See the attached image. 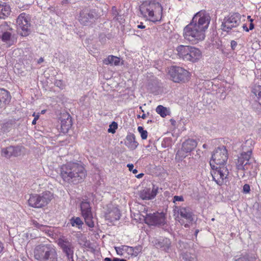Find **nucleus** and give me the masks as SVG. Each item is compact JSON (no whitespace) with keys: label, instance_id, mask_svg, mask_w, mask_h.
Here are the masks:
<instances>
[{"label":"nucleus","instance_id":"f257e3e1","mask_svg":"<svg viewBox=\"0 0 261 261\" xmlns=\"http://www.w3.org/2000/svg\"><path fill=\"white\" fill-rule=\"evenodd\" d=\"M211 21L209 14L204 10L196 13L190 22L183 29L182 36L185 40L192 45L203 41L206 37Z\"/></svg>","mask_w":261,"mask_h":261},{"label":"nucleus","instance_id":"f03ea898","mask_svg":"<svg viewBox=\"0 0 261 261\" xmlns=\"http://www.w3.org/2000/svg\"><path fill=\"white\" fill-rule=\"evenodd\" d=\"M139 11L145 19L156 23L162 19L163 7L157 0H145L139 6Z\"/></svg>","mask_w":261,"mask_h":261},{"label":"nucleus","instance_id":"7ed1b4c3","mask_svg":"<svg viewBox=\"0 0 261 261\" xmlns=\"http://www.w3.org/2000/svg\"><path fill=\"white\" fill-rule=\"evenodd\" d=\"M60 176L64 181L76 184L81 180L82 166L76 163H69L60 168Z\"/></svg>","mask_w":261,"mask_h":261},{"label":"nucleus","instance_id":"20e7f679","mask_svg":"<svg viewBox=\"0 0 261 261\" xmlns=\"http://www.w3.org/2000/svg\"><path fill=\"white\" fill-rule=\"evenodd\" d=\"M34 255L38 261H58L57 252L51 245L40 244L36 246Z\"/></svg>","mask_w":261,"mask_h":261},{"label":"nucleus","instance_id":"39448f33","mask_svg":"<svg viewBox=\"0 0 261 261\" xmlns=\"http://www.w3.org/2000/svg\"><path fill=\"white\" fill-rule=\"evenodd\" d=\"M173 216L176 221L186 228L189 227L190 223L193 221V213L189 206L174 205Z\"/></svg>","mask_w":261,"mask_h":261},{"label":"nucleus","instance_id":"423d86ee","mask_svg":"<svg viewBox=\"0 0 261 261\" xmlns=\"http://www.w3.org/2000/svg\"><path fill=\"white\" fill-rule=\"evenodd\" d=\"M168 74L170 79L174 83H186L191 79V73L187 70L179 66H172Z\"/></svg>","mask_w":261,"mask_h":261},{"label":"nucleus","instance_id":"0eeeda50","mask_svg":"<svg viewBox=\"0 0 261 261\" xmlns=\"http://www.w3.org/2000/svg\"><path fill=\"white\" fill-rule=\"evenodd\" d=\"M53 197V194L49 191L44 192L40 194H31L28 200V203L33 207H43L51 201Z\"/></svg>","mask_w":261,"mask_h":261},{"label":"nucleus","instance_id":"6e6552de","mask_svg":"<svg viewBox=\"0 0 261 261\" xmlns=\"http://www.w3.org/2000/svg\"><path fill=\"white\" fill-rule=\"evenodd\" d=\"M228 157V151L225 146L218 147L214 151L210 161L211 167L226 166Z\"/></svg>","mask_w":261,"mask_h":261},{"label":"nucleus","instance_id":"1a4fd4ad","mask_svg":"<svg viewBox=\"0 0 261 261\" xmlns=\"http://www.w3.org/2000/svg\"><path fill=\"white\" fill-rule=\"evenodd\" d=\"M213 179L218 185L222 186L228 181L229 171L226 166L211 167Z\"/></svg>","mask_w":261,"mask_h":261},{"label":"nucleus","instance_id":"9d476101","mask_svg":"<svg viewBox=\"0 0 261 261\" xmlns=\"http://www.w3.org/2000/svg\"><path fill=\"white\" fill-rule=\"evenodd\" d=\"M30 17L25 13L19 15L16 19V26L18 34L22 36H28L30 32Z\"/></svg>","mask_w":261,"mask_h":261},{"label":"nucleus","instance_id":"9b49d317","mask_svg":"<svg viewBox=\"0 0 261 261\" xmlns=\"http://www.w3.org/2000/svg\"><path fill=\"white\" fill-rule=\"evenodd\" d=\"M241 22V16L238 13H233L225 17L221 24V29L229 32L233 28L237 27Z\"/></svg>","mask_w":261,"mask_h":261},{"label":"nucleus","instance_id":"f8f14e48","mask_svg":"<svg viewBox=\"0 0 261 261\" xmlns=\"http://www.w3.org/2000/svg\"><path fill=\"white\" fill-rule=\"evenodd\" d=\"M166 219L165 214L156 212L146 214L144 221L149 226H163L166 224Z\"/></svg>","mask_w":261,"mask_h":261},{"label":"nucleus","instance_id":"ddd939ff","mask_svg":"<svg viewBox=\"0 0 261 261\" xmlns=\"http://www.w3.org/2000/svg\"><path fill=\"white\" fill-rule=\"evenodd\" d=\"M58 244L62 248L64 253L69 261H73V247L71 243L67 240V239L62 237L58 240Z\"/></svg>","mask_w":261,"mask_h":261},{"label":"nucleus","instance_id":"4468645a","mask_svg":"<svg viewBox=\"0 0 261 261\" xmlns=\"http://www.w3.org/2000/svg\"><path fill=\"white\" fill-rule=\"evenodd\" d=\"M83 217L85 219L86 224L90 228L94 226L93 215L91 213V208L89 202L83 201Z\"/></svg>","mask_w":261,"mask_h":261},{"label":"nucleus","instance_id":"2eb2a0df","mask_svg":"<svg viewBox=\"0 0 261 261\" xmlns=\"http://www.w3.org/2000/svg\"><path fill=\"white\" fill-rule=\"evenodd\" d=\"M0 29L6 30V31L3 32L2 35L0 36V39H1L2 41L9 46L12 45L13 41L12 39V34L9 31H8V30L12 31V29L9 28L8 25L5 23L0 25Z\"/></svg>","mask_w":261,"mask_h":261},{"label":"nucleus","instance_id":"dca6fc26","mask_svg":"<svg viewBox=\"0 0 261 261\" xmlns=\"http://www.w3.org/2000/svg\"><path fill=\"white\" fill-rule=\"evenodd\" d=\"M187 62L195 63L198 62L202 57L201 50L195 46L189 45Z\"/></svg>","mask_w":261,"mask_h":261},{"label":"nucleus","instance_id":"f3484780","mask_svg":"<svg viewBox=\"0 0 261 261\" xmlns=\"http://www.w3.org/2000/svg\"><path fill=\"white\" fill-rule=\"evenodd\" d=\"M72 125L71 117L69 114H64L61 117V131L64 134L68 133Z\"/></svg>","mask_w":261,"mask_h":261},{"label":"nucleus","instance_id":"a211bd4d","mask_svg":"<svg viewBox=\"0 0 261 261\" xmlns=\"http://www.w3.org/2000/svg\"><path fill=\"white\" fill-rule=\"evenodd\" d=\"M158 188L154 186L152 190L150 189H145L140 194V197L143 200H149L154 198L158 193Z\"/></svg>","mask_w":261,"mask_h":261},{"label":"nucleus","instance_id":"6ab92c4d","mask_svg":"<svg viewBox=\"0 0 261 261\" xmlns=\"http://www.w3.org/2000/svg\"><path fill=\"white\" fill-rule=\"evenodd\" d=\"M120 216V211L117 208H113L109 210L105 214L106 219L111 223L118 220Z\"/></svg>","mask_w":261,"mask_h":261},{"label":"nucleus","instance_id":"aec40b11","mask_svg":"<svg viewBox=\"0 0 261 261\" xmlns=\"http://www.w3.org/2000/svg\"><path fill=\"white\" fill-rule=\"evenodd\" d=\"M189 45H179L176 48L177 56L179 59L187 61Z\"/></svg>","mask_w":261,"mask_h":261},{"label":"nucleus","instance_id":"412c9836","mask_svg":"<svg viewBox=\"0 0 261 261\" xmlns=\"http://www.w3.org/2000/svg\"><path fill=\"white\" fill-rule=\"evenodd\" d=\"M10 7L7 3L0 1V19H5L11 13Z\"/></svg>","mask_w":261,"mask_h":261},{"label":"nucleus","instance_id":"4be33fe9","mask_svg":"<svg viewBox=\"0 0 261 261\" xmlns=\"http://www.w3.org/2000/svg\"><path fill=\"white\" fill-rule=\"evenodd\" d=\"M197 145V142L194 139H188L182 145V150L186 152H190L194 149Z\"/></svg>","mask_w":261,"mask_h":261},{"label":"nucleus","instance_id":"5701e85b","mask_svg":"<svg viewBox=\"0 0 261 261\" xmlns=\"http://www.w3.org/2000/svg\"><path fill=\"white\" fill-rule=\"evenodd\" d=\"M11 99V96L9 92L4 89L0 88V108H2L9 103Z\"/></svg>","mask_w":261,"mask_h":261},{"label":"nucleus","instance_id":"b1692460","mask_svg":"<svg viewBox=\"0 0 261 261\" xmlns=\"http://www.w3.org/2000/svg\"><path fill=\"white\" fill-rule=\"evenodd\" d=\"M125 144L131 150H134L137 147L138 143L134 134H130L126 136Z\"/></svg>","mask_w":261,"mask_h":261},{"label":"nucleus","instance_id":"393cba45","mask_svg":"<svg viewBox=\"0 0 261 261\" xmlns=\"http://www.w3.org/2000/svg\"><path fill=\"white\" fill-rule=\"evenodd\" d=\"M250 159V155L247 153H242L240 157L239 158L237 164L238 170H244V166L248 164Z\"/></svg>","mask_w":261,"mask_h":261},{"label":"nucleus","instance_id":"a878e982","mask_svg":"<svg viewBox=\"0 0 261 261\" xmlns=\"http://www.w3.org/2000/svg\"><path fill=\"white\" fill-rule=\"evenodd\" d=\"M32 224L34 227L39 229L40 230L42 231L43 232H44L45 233L47 234L48 236H51V235L53 234V231L51 230L50 227L47 226V225H44L42 224H40L35 220L32 221Z\"/></svg>","mask_w":261,"mask_h":261},{"label":"nucleus","instance_id":"bb28decb","mask_svg":"<svg viewBox=\"0 0 261 261\" xmlns=\"http://www.w3.org/2000/svg\"><path fill=\"white\" fill-rule=\"evenodd\" d=\"M120 61V60L119 58L113 55H110L103 60V63L105 65L112 64L114 63V65L117 66L119 64Z\"/></svg>","mask_w":261,"mask_h":261},{"label":"nucleus","instance_id":"cd10ccee","mask_svg":"<svg viewBox=\"0 0 261 261\" xmlns=\"http://www.w3.org/2000/svg\"><path fill=\"white\" fill-rule=\"evenodd\" d=\"M71 225L72 227H76L80 229L82 227V220L80 217H73L67 223V226Z\"/></svg>","mask_w":261,"mask_h":261},{"label":"nucleus","instance_id":"c85d7f7f","mask_svg":"<svg viewBox=\"0 0 261 261\" xmlns=\"http://www.w3.org/2000/svg\"><path fill=\"white\" fill-rule=\"evenodd\" d=\"M252 92L256 96V100L261 105V86L255 85L252 89Z\"/></svg>","mask_w":261,"mask_h":261},{"label":"nucleus","instance_id":"c756f323","mask_svg":"<svg viewBox=\"0 0 261 261\" xmlns=\"http://www.w3.org/2000/svg\"><path fill=\"white\" fill-rule=\"evenodd\" d=\"M155 111L156 112L163 118H165L169 115V112L167 109L162 105L158 106L156 107Z\"/></svg>","mask_w":261,"mask_h":261},{"label":"nucleus","instance_id":"7c9ffc66","mask_svg":"<svg viewBox=\"0 0 261 261\" xmlns=\"http://www.w3.org/2000/svg\"><path fill=\"white\" fill-rule=\"evenodd\" d=\"M12 147V155L14 156H18L21 155L22 149L23 148L22 146H10Z\"/></svg>","mask_w":261,"mask_h":261},{"label":"nucleus","instance_id":"2f4dec72","mask_svg":"<svg viewBox=\"0 0 261 261\" xmlns=\"http://www.w3.org/2000/svg\"><path fill=\"white\" fill-rule=\"evenodd\" d=\"M12 149V147H10V146L6 148H3L2 150V155L7 158H10L12 156L11 153Z\"/></svg>","mask_w":261,"mask_h":261},{"label":"nucleus","instance_id":"473e14b6","mask_svg":"<svg viewBox=\"0 0 261 261\" xmlns=\"http://www.w3.org/2000/svg\"><path fill=\"white\" fill-rule=\"evenodd\" d=\"M126 245H121L119 247H115V249L117 252V254L119 255L122 256L123 255L124 252H125Z\"/></svg>","mask_w":261,"mask_h":261},{"label":"nucleus","instance_id":"72a5a7b5","mask_svg":"<svg viewBox=\"0 0 261 261\" xmlns=\"http://www.w3.org/2000/svg\"><path fill=\"white\" fill-rule=\"evenodd\" d=\"M138 130L141 135V137L143 140H146L148 136L147 130H144L142 126H138Z\"/></svg>","mask_w":261,"mask_h":261},{"label":"nucleus","instance_id":"f704fd0d","mask_svg":"<svg viewBox=\"0 0 261 261\" xmlns=\"http://www.w3.org/2000/svg\"><path fill=\"white\" fill-rule=\"evenodd\" d=\"M117 128L118 124L117 122L113 121L111 124H110L108 132L110 133L114 134L116 132V130L117 129Z\"/></svg>","mask_w":261,"mask_h":261},{"label":"nucleus","instance_id":"c9c22d12","mask_svg":"<svg viewBox=\"0 0 261 261\" xmlns=\"http://www.w3.org/2000/svg\"><path fill=\"white\" fill-rule=\"evenodd\" d=\"M184 199L182 196H174L173 198V202L175 203L176 201H184Z\"/></svg>","mask_w":261,"mask_h":261},{"label":"nucleus","instance_id":"e433bc0d","mask_svg":"<svg viewBox=\"0 0 261 261\" xmlns=\"http://www.w3.org/2000/svg\"><path fill=\"white\" fill-rule=\"evenodd\" d=\"M243 191L244 193H249L250 191V187L248 184H245L243 187Z\"/></svg>","mask_w":261,"mask_h":261},{"label":"nucleus","instance_id":"4c0bfd02","mask_svg":"<svg viewBox=\"0 0 261 261\" xmlns=\"http://www.w3.org/2000/svg\"><path fill=\"white\" fill-rule=\"evenodd\" d=\"M126 248H126L125 252L129 255H133L134 252V248L128 246H126Z\"/></svg>","mask_w":261,"mask_h":261},{"label":"nucleus","instance_id":"58836bf2","mask_svg":"<svg viewBox=\"0 0 261 261\" xmlns=\"http://www.w3.org/2000/svg\"><path fill=\"white\" fill-rule=\"evenodd\" d=\"M251 23L249 25V29H248L246 26H243L244 29L246 31L248 32L249 30H252L254 29V24L252 23L253 20L250 19Z\"/></svg>","mask_w":261,"mask_h":261},{"label":"nucleus","instance_id":"ea45409f","mask_svg":"<svg viewBox=\"0 0 261 261\" xmlns=\"http://www.w3.org/2000/svg\"><path fill=\"white\" fill-rule=\"evenodd\" d=\"M88 19H93L94 17L96 16V13L95 12H92L91 13H89L88 14Z\"/></svg>","mask_w":261,"mask_h":261},{"label":"nucleus","instance_id":"a19ab883","mask_svg":"<svg viewBox=\"0 0 261 261\" xmlns=\"http://www.w3.org/2000/svg\"><path fill=\"white\" fill-rule=\"evenodd\" d=\"M127 167L128 168L129 170L132 171L134 168V165L132 164H128L127 165Z\"/></svg>","mask_w":261,"mask_h":261},{"label":"nucleus","instance_id":"79ce46f5","mask_svg":"<svg viewBox=\"0 0 261 261\" xmlns=\"http://www.w3.org/2000/svg\"><path fill=\"white\" fill-rule=\"evenodd\" d=\"M137 28L143 29L145 28V25H143L142 22H141L140 24L138 25Z\"/></svg>","mask_w":261,"mask_h":261},{"label":"nucleus","instance_id":"37998d69","mask_svg":"<svg viewBox=\"0 0 261 261\" xmlns=\"http://www.w3.org/2000/svg\"><path fill=\"white\" fill-rule=\"evenodd\" d=\"M247 259L245 257H240L236 260V261H246Z\"/></svg>","mask_w":261,"mask_h":261},{"label":"nucleus","instance_id":"c03bdc74","mask_svg":"<svg viewBox=\"0 0 261 261\" xmlns=\"http://www.w3.org/2000/svg\"><path fill=\"white\" fill-rule=\"evenodd\" d=\"M113 261H126V260L124 259H120L118 258H113Z\"/></svg>","mask_w":261,"mask_h":261},{"label":"nucleus","instance_id":"a18cd8bd","mask_svg":"<svg viewBox=\"0 0 261 261\" xmlns=\"http://www.w3.org/2000/svg\"><path fill=\"white\" fill-rule=\"evenodd\" d=\"M4 249L3 244L0 241V253L3 251Z\"/></svg>","mask_w":261,"mask_h":261},{"label":"nucleus","instance_id":"49530a36","mask_svg":"<svg viewBox=\"0 0 261 261\" xmlns=\"http://www.w3.org/2000/svg\"><path fill=\"white\" fill-rule=\"evenodd\" d=\"M43 62V59L42 58H40L38 61V64H40L41 63Z\"/></svg>","mask_w":261,"mask_h":261},{"label":"nucleus","instance_id":"de8ad7c7","mask_svg":"<svg viewBox=\"0 0 261 261\" xmlns=\"http://www.w3.org/2000/svg\"><path fill=\"white\" fill-rule=\"evenodd\" d=\"M56 85L57 86H60V85H61V81H57L56 82Z\"/></svg>","mask_w":261,"mask_h":261},{"label":"nucleus","instance_id":"09e8293b","mask_svg":"<svg viewBox=\"0 0 261 261\" xmlns=\"http://www.w3.org/2000/svg\"><path fill=\"white\" fill-rule=\"evenodd\" d=\"M143 173H140L139 174H138V175H137V178H141L143 176Z\"/></svg>","mask_w":261,"mask_h":261},{"label":"nucleus","instance_id":"8fccbe9b","mask_svg":"<svg viewBox=\"0 0 261 261\" xmlns=\"http://www.w3.org/2000/svg\"><path fill=\"white\" fill-rule=\"evenodd\" d=\"M251 259H253L254 261H259V259L257 257H256L255 256H254L253 258L251 257Z\"/></svg>","mask_w":261,"mask_h":261},{"label":"nucleus","instance_id":"3c124183","mask_svg":"<svg viewBox=\"0 0 261 261\" xmlns=\"http://www.w3.org/2000/svg\"><path fill=\"white\" fill-rule=\"evenodd\" d=\"M104 261H112V260L110 258L106 257L105 258Z\"/></svg>","mask_w":261,"mask_h":261},{"label":"nucleus","instance_id":"603ef678","mask_svg":"<svg viewBox=\"0 0 261 261\" xmlns=\"http://www.w3.org/2000/svg\"><path fill=\"white\" fill-rule=\"evenodd\" d=\"M132 171L134 174H136L138 172V170L136 169H133V170Z\"/></svg>","mask_w":261,"mask_h":261},{"label":"nucleus","instance_id":"864d4df0","mask_svg":"<svg viewBox=\"0 0 261 261\" xmlns=\"http://www.w3.org/2000/svg\"><path fill=\"white\" fill-rule=\"evenodd\" d=\"M141 118L143 119H145L146 118V115L145 114H143L142 116H141Z\"/></svg>","mask_w":261,"mask_h":261},{"label":"nucleus","instance_id":"5fc2aeb1","mask_svg":"<svg viewBox=\"0 0 261 261\" xmlns=\"http://www.w3.org/2000/svg\"><path fill=\"white\" fill-rule=\"evenodd\" d=\"M32 124H33V125L36 124V119H34V120L32 121Z\"/></svg>","mask_w":261,"mask_h":261},{"label":"nucleus","instance_id":"6e6d98bb","mask_svg":"<svg viewBox=\"0 0 261 261\" xmlns=\"http://www.w3.org/2000/svg\"><path fill=\"white\" fill-rule=\"evenodd\" d=\"M39 118V115H37L35 118H34V119H36V120L37 121L38 120V119Z\"/></svg>","mask_w":261,"mask_h":261},{"label":"nucleus","instance_id":"4d7b16f0","mask_svg":"<svg viewBox=\"0 0 261 261\" xmlns=\"http://www.w3.org/2000/svg\"><path fill=\"white\" fill-rule=\"evenodd\" d=\"M79 207H80L81 211H82V202L80 203Z\"/></svg>","mask_w":261,"mask_h":261},{"label":"nucleus","instance_id":"13d9d810","mask_svg":"<svg viewBox=\"0 0 261 261\" xmlns=\"http://www.w3.org/2000/svg\"><path fill=\"white\" fill-rule=\"evenodd\" d=\"M67 0H64V1H63V3H67Z\"/></svg>","mask_w":261,"mask_h":261},{"label":"nucleus","instance_id":"bf43d9fd","mask_svg":"<svg viewBox=\"0 0 261 261\" xmlns=\"http://www.w3.org/2000/svg\"><path fill=\"white\" fill-rule=\"evenodd\" d=\"M137 118H141V116L140 115H137Z\"/></svg>","mask_w":261,"mask_h":261},{"label":"nucleus","instance_id":"052dcab7","mask_svg":"<svg viewBox=\"0 0 261 261\" xmlns=\"http://www.w3.org/2000/svg\"><path fill=\"white\" fill-rule=\"evenodd\" d=\"M140 109L142 110V111L143 112H144V111L142 109V107H140Z\"/></svg>","mask_w":261,"mask_h":261},{"label":"nucleus","instance_id":"680f3d73","mask_svg":"<svg viewBox=\"0 0 261 261\" xmlns=\"http://www.w3.org/2000/svg\"><path fill=\"white\" fill-rule=\"evenodd\" d=\"M248 18L250 19V16H248Z\"/></svg>","mask_w":261,"mask_h":261},{"label":"nucleus","instance_id":"e2e57ef3","mask_svg":"<svg viewBox=\"0 0 261 261\" xmlns=\"http://www.w3.org/2000/svg\"><path fill=\"white\" fill-rule=\"evenodd\" d=\"M198 230H197V231H196V233H198Z\"/></svg>","mask_w":261,"mask_h":261}]
</instances>
